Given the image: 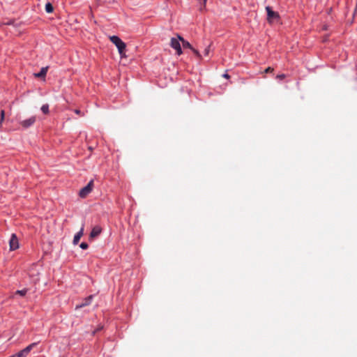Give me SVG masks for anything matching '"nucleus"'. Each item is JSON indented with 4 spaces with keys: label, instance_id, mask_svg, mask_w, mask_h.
I'll return each mask as SVG.
<instances>
[{
    "label": "nucleus",
    "instance_id": "f03ea898",
    "mask_svg": "<svg viewBox=\"0 0 357 357\" xmlns=\"http://www.w3.org/2000/svg\"><path fill=\"white\" fill-rule=\"evenodd\" d=\"M266 13H267V20L268 22H271L272 21L280 20V17L279 13L278 12L273 11V9L271 8V7L266 6Z\"/></svg>",
    "mask_w": 357,
    "mask_h": 357
},
{
    "label": "nucleus",
    "instance_id": "a211bd4d",
    "mask_svg": "<svg viewBox=\"0 0 357 357\" xmlns=\"http://www.w3.org/2000/svg\"><path fill=\"white\" fill-rule=\"evenodd\" d=\"M209 52H210V45H208V47H206L205 48L204 52V55L208 56L209 54Z\"/></svg>",
    "mask_w": 357,
    "mask_h": 357
},
{
    "label": "nucleus",
    "instance_id": "f3484780",
    "mask_svg": "<svg viewBox=\"0 0 357 357\" xmlns=\"http://www.w3.org/2000/svg\"><path fill=\"white\" fill-rule=\"evenodd\" d=\"M79 247L83 249V250H86L88 248L89 245L86 243H84V242H82L80 245H79Z\"/></svg>",
    "mask_w": 357,
    "mask_h": 357
},
{
    "label": "nucleus",
    "instance_id": "f257e3e1",
    "mask_svg": "<svg viewBox=\"0 0 357 357\" xmlns=\"http://www.w3.org/2000/svg\"><path fill=\"white\" fill-rule=\"evenodd\" d=\"M110 41L116 47L121 57L126 56V43L117 36H109Z\"/></svg>",
    "mask_w": 357,
    "mask_h": 357
},
{
    "label": "nucleus",
    "instance_id": "423d86ee",
    "mask_svg": "<svg viewBox=\"0 0 357 357\" xmlns=\"http://www.w3.org/2000/svg\"><path fill=\"white\" fill-rule=\"evenodd\" d=\"M9 245L10 250H15L19 248V241L17 236L15 234H12L10 241Z\"/></svg>",
    "mask_w": 357,
    "mask_h": 357
},
{
    "label": "nucleus",
    "instance_id": "1a4fd4ad",
    "mask_svg": "<svg viewBox=\"0 0 357 357\" xmlns=\"http://www.w3.org/2000/svg\"><path fill=\"white\" fill-rule=\"evenodd\" d=\"M92 299H93L92 295L85 298L83 302H82L80 304H78L76 305L75 309L76 310L79 309V308L84 307L86 305H89L91 303Z\"/></svg>",
    "mask_w": 357,
    "mask_h": 357
},
{
    "label": "nucleus",
    "instance_id": "ddd939ff",
    "mask_svg": "<svg viewBox=\"0 0 357 357\" xmlns=\"http://www.w3.org/2000/svg\"><path fill=\"white\" fill-rule=\"evenodd\" d=\"M40 109L43 112V113H44L45 114H48L50 112L49 111V105L48 104L43 105Z\"/></svg>",
    "mask_w": 357,
    "mask_h": 357
},
{
    "label": "nucleus",
    "instance_id": "6ab92c4d",
    "mask_svg": "<svg viewBox=\"0 0 357 357\" xmlns=\"http://www.w3.org/2000/svg\"><path fill=\"white\" fill-rule=\"evenodd\" d=\"M285 77H286V75L284 74L278 75L276 77V78L280 80H282V79H284Z\"/></svg>",
    "mask_w": 357,
    "mask_h": 357
},
{
    "label": "nucleus",
    "instance_id": "9b49d317",
    "mask_svg": "<svg viewBox=\"0 0 357 357\" xmlns=\"http://www.w3.org/2000/svg\"><path fill=\"white\" fill-rule=\"evenodd\" d=\"M179 39L181 40L183 47L189 48L190 50L192 49V46L190 44L189 42L185 40L181 36H178Z\"/></svg>",
    "mask_w": 357,
    "mask_h": 357
},
{
    "label": "nucleus",
    "instance_id": "20e7f679",
    "mask_svg": "<svg viewBox=\"0 0 357 357\" xmlns=\"http://www.w3.org/2000/svg\"><path fill=\"white\" fill-rule=\"evenodd\" d=\"M93 186V181L91 180L89 183L84 188H82L79 192V195L82 198L86 197L91 191Z\"/></svg>",
    "mask_w": 357,
    "mask_h": 357
},
{
    "label": "nucleus",
    "instance_id": "6e6552de",
    "mask_svg": "<svg viewBox=\"0 0 357 357\" xmlns=\"http://www.w3.org/2000/svg\"><path fill=\"white\" fill-rule=\"evenodd\" d=\"M84 225L83 224L82 225V227L80 228V230L74 236V238H73V244L75 245H77L81 237L83 236V234H84Z\"/></svg>",
    "mask_w": 357,
    "mask_h": 357
},
{
    "label": "nucleus",
    "instance_id": "f8f14e48",
    "mask_svg": "<svg viewBox=\"0 0 357 357\" xmlns=\"http://www.w3.org/2000/svg\"><path fill=\"white\" fill-rule=\"evenodd\" d=\"M45 10L47 13H50L52 12H53L54 10V7L52 6V4L50 2H47L46 4H45Z\"/></svg>",
    "mask_w": 357,
    "mask_h": 357
},
{
    "label": "nucleus",
    "instance_id": "4468645a",
    "mask_svg": "<svg viewBox=\"0 0 357 357\" xmlns=\"http://www.w3.org/2000/svg\"><path fill=\"white\" fill-rule=\"evenodd\" d=\"M26 293H27V289H22V290H17L15 292L16 294H19L21 296H25Z\"/></svg>",
    "mask_w": 357,
    "mask_h": 357
},
{
    "label": "nucleus",
    "instance_id": "aec40b11",
    "mask_svg": "<svg viewBox=\"0 0 357 357\" xmlns=\"http://www.w3.org/2000/svg\"><path fill=\"white\" fill-rule=\"evenodd\" d=\"M273 71V68H271V67H268L266 70H265V73H271Z\"/></svg>",
    "mask_w": 357,
    "mask_h": 357
},
{
    "label": "nucleus",
    "instance_id": "2eb2a0df",
    "mask_svg": "<svg viewBox=\"0 0 357 357\" xmlns=\"http://www.w3.org/2000/svg\"><path fill=\"white\" fill-rule=\"evenodd\" d=\"M4 116H5V112L3 110H1V112H0V126H1L2 124V122L4 119Z\"/></svg>",
    "mask_w": 357,
    "mask_h": 357
},
{
    "label": "nucleus",
    "instance_id": "7ed1b4c3",
    "mask_svg": "<svg viewBox=\"0 0 357 357\" xmlns=\"http://www.w3.org/2000/svg\"><path fill=\"white\" fill-rule=\"evenodd\" d=\"M178 36H180L177 35L176 38H172L170 45L173 49H174L176 51V54L178 55H181L183 53V52L180 44V41H181V40L179 39Z\"/></svg>",
    "mask_w": 357,
    "mask_h": 357
},
{
    "label": "nucleus",
    "instance_id": "0eeeda50",
    "mask_svg": "<svg viewBox=\"0 0 357 357\" xmlns=\"http://www.w3.org/2000/svg\"><path fill=\"white\" fill-rule=\"evenodd\" d=\"M102 232V229L100 226H95L93 227L91 233H90V238H94L98 236Z\"/></svg>",
    "mask_w": 357,
    "mask_h": 357
},
{
    "label": "nucleus",
    "instance_id": "4be33fe9",
    "mask_svg": "<svg viewBox=\"0 0 357 357\" xmlns=\"http://www.w3.org/2000/svg\"><path fill=\"white\" fill-rule=\"evenodd\" d=\"M75 112L77 114H80V110L79 109H75Z\"/></svg>",
    "mask_w": 357,
    "mask_h": 357
},
{
    "label": "nucleus",
    "instance_id": "9d476101",
    "mask_svg": "<svg viewBox=\"0 0 357 357\" xmlns=\"http://www.w3.org/2000/svg\"><path fill=\"white\" fill-rule=\"evenodd\" d=\"M48 66L43 67L39 73H34L35 77L44 78L47 73Z\"/></svg>",
    "mask_w": 357,
    "mask_h": 357
},
{
    "label": "nucleus",
    "instance_id": "412c9836",
    "mask_svg": "<svg viewBox=\"0 0 357 357\" xmlns=\"http://www.w3.org/2000/svg\"><path fill=\"white\" fill-rule=\"evenodd\" d=\"M223 77H225V78H227V79H228V78L229 77V75L227 73H225V74L223 75Z\"/></svg>",
    "mask_w": 357,
    "mask_h": 357
},
{
    "label": "nucleus",
    "instance_id": "dca6fc26",
    "mask_svg": "<svg viewBox=\"0 0 357 357\" xmlns=\"http://www.w3.org/2000/svg\"><path fill=\"white\" fill-rule=\"evenodd\" d=\"M193 53L199 58V59H201L202 56L199 53V52L197 50H195V48L192 47V49L191 50Z\"/></svg>",
    "mask_w": 357,
    "mask_h": 357
},
{
    "label": "nucleus",
    "instance_id": "39448f33",
    "mask_svg": "<svg viewBox=\"0 0 357 357\" xmlns=\"http://www.w3.org/2000/svg\"><path fill=\"white\" fill-rule=\"evenodd\" d=\"M36 121V117L35 116H32L26 119L22 120L20 121V125L24 129L29 128L32 126Z\"/></svg>",
    "mask_w": 357,
    "mask_h": 357
}]
</instances>
